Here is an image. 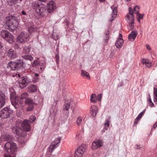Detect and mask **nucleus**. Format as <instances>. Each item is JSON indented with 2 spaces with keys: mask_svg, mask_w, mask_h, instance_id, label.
I'll return each mask as SVG.
<instances>
[{
  "mask_svg": "<svg viewBox=\"0 0 157 157\" xmlns=\"http://www.w3.org/2000/svg\"><path fill=\"white\" fill-rule=\"evenodd\" d=\"M105 128L103 130V132H104L105 130H107L109 126V120H107L106 121L105 123L104 124Z\"/></svg>",
  "mask_w": 157,
  "mask_h": 157,
  "instance_id": "nucleus-35",
  "label": "nucleus"
},
{
  "mask_svg": "<svg viewBox=\"0 0 157 157\" xmlns=\"http://www.w3.org/2000/svg\"><path fill=\"white\" fill-rule=\"evenodd\" d=\"M143 147V146L142 145H137L136 148L137 149H139V148H142Z\"/></svg>",
  "mask_w": 157,
  "mask_h": 157,
  "instance_id": "nucleus-54",
  "label": "nucleus"
},
{
  "mask_svg": "<svg viewBox=\"0 0 157 157\" xmlns=\"http://www.w3.org/2000/svg\"><path fill=\"white\" fill-rule=\"evenodd\" d=\"M82 117H78V118L76 123L79 126L81 124V123L82 122Z\"/></svg>",
  "mask_w": 157,
  "mask_h": 157,
  "instance_id": "nucleus-40",
  "label": "nucleus"
},
{
  "mask_svg": "<svg viewBox=\"0 0 157 157\" xmlns=\"http://www.w3.org/2000/svg\"><path fill=\"white\" fill-rule=\"evenodd\" d=\"M149 105L151 107H155L154 104L152 102L149 103Z\"/></svg>",
  "mask_w": 157,
  "mask_h": 157,
  "instance_id": "nucleus-52",
  "label": "nucleus"
},
{
  "mask_svg": "<svg viewBox=\"0 0 157 157\" xmlns=\"http://www.w3.org/2000/svg\"><path fill=\"white\" fill-rule=\"evenodd\" d=\"M153 95L154 96L157 95V88H154Z\"/></svg>",
  "mask_w": 157,
  "mask_h": 157,
  "instance_id": "nucleus-46",
  "label": "nucleus"
},
{
  "mask_svg": "<svg viewBox=\"0 0 157 157\" xmlns=\"http://www.w3.org/2000/svg\"><path fill=\"white\" fill-rule=\"evenodd\" d=\"M102 97V94H100L98 95V96L97 100L98 101H100L101 100V98Z\"/></svg>",
  "mask_w": 157,
  "mask_h": 157,
  "instance_id": "nucleus-47",
  "label": "nucleus"
},
{
  "mask_svg": "<svg viewBox=\"0 0 157 157\" xmlns=\"http://www.w3.org/2000/svg\"><path fill=\"white\" fill-rule=\"evenodd\" d=\"M153 100L154 102L156 103L157 102V95L153 96Z\"/></svg>",
  "mask_w": 157,
  "mask_h": 157,
  "instance_id": "nucleus-51",
  "label": "nucleus"
},
{
  "mask_svg": "<svg viewBox=\"0 0 157 157\" xmlns=\"http://www.w3.org/2000/svg\"><path fill=\"white\" fill-rule=\"evenodd\" d=\"M14 47L16 48H19V46L17 44H15L14 45Z\"/></svg>",
  "mask_w": 157,
  "mask_h": 157,
  "instance_id": "nucleus-55",
  "label": "nucleus"
},
{
  "mask_svg": "<svg viewBox=\"0 0 157 157\" xmlns=\"http://www.w3.org/2000/svg\"><path fill=\"white\" fill-rule=\"evenodd\" d=\"M29 33L21 32L17 37V40L20 43H24L29 40Z\"/></svg>",
  "mask_w": 157,
  "mask_h": 157,
  "instance_id": "nucleus-10",
  "label": "nucleus"
},
{
  "mask_svg": "<svg viewBox=\"0 0 157 157\" xmlns=\"http://www.w3.org/2000/svg\"><path fill=\"white\" fill-rule=\"evenodd\" d=\"M144 14H140V13H138L137 14V20L138 22L140 23V20L141 19H143V18Z\"/></svg>",
  "mask_w": 157,
  "mask_h": 157,
  "instance_id": "nucleus-41",
  "label": "nucleus"
},
{
  "mask_svg": "<svg viewBox=\"0 0 157 157\" xmlns=\"http://www.w3.org/2000/svg\"><path fill=\"white\" fill-rule=\"evenodd\" d=\"M129 13L126 15L127 21V22L132 21H134L135 17L133 14V11L131 8H129Z\"/></svg>",
  "mask_w": 157,
  "mask_h": 157,
  "instance_id": "nucleus-16",
  "label": "nucleus"
},
{
  "mask_svg": "<svg viewBox=\"0 0 157 157\" xmlns=\"http://www.w3.org/2000/svg\"><path fill=\"white\" fill-rule=\"evenodd\" d=\"M81 75L83 78H90L89 74L86 71L82 70Z\"/></svg>",
  "mask_w": 157,
  "mask_h": 157,
  "instance_id": "nucleus-29",
  "label": "nucleus"
},
{
  "mask_svg": "<svg viewBox=\"0 0 157 157\" xmlns=\"http://www.w3.org/2000/svg\"><path fill=\"white\" fill-rule=\"evenodd\" d=\"M145 110L144 109V110L141 113H140L138 115V116H137V117L139 118V119H140L141 118L142 116H143L145 112Z\"/></svg>",
  "mask_w": 157,
  "mask_h": 157,
  "instance_id": "nucleus-43",
  "label": "nucleus"
},
{
  "mask_svg": "<svg viewBox=\"0 0 157 157\" xmlns=\"http://www.w3.org/2000/svg\"><path fill=\"white\" fill-rule=\"evenodd\" d=\"M140 8L138 6H135L134 9L133 10H132L133 11V14H134V13L136 14H138L139 13V10Z\"/></svg>",
  "mask_w": 157,
  "mask_h": 157,
  "instance_id": "nucleus-36",
  "label": "nucleus"
},
{
  "mask_svg": "<svg viewBox=\"0 0 157 157\" xmlns=\"http://www.w3.org/2000/svg\"><path fill=\"white\" fill-rule=\"evenodd\" d=\"M8 67H10L11 69L12 70H16V62H10L8 63Z\"/></svg>",
  "mask_w": 157,
  "mask_h": 157,
  "instance_id": "nucleus-26",
  "label": "nucleus"
},
{
  "mask_svg": "<svg viewBox=\"0 0 157 157\" xmlns=\"http://www.w3.org/2000/svg\"><path fill=\"white\" fill-rule=\"evenodd\" d=\"M140 120V119H139V118L137 117L134 120V125H136L138 122Z\"/></svg>",
  "mask_w": 157,
  "mask_h": 157,
  "instance_id": "nucleus-44",
  "label": "nucleus"
},
{
  "mask_svg": "<svg viewBox=\"0 0 157 157\" xmlns=\"http://www.w3.org/2000/svg\"><path fill=\"white\" fill-rule=\"evenodd\" d=\"M40 6V5L38 3V2L36 1L33 2L32 3V6L35 11Z\"/></svg>",
  "mask_w": 157,
  "mask_h": 157,
  "instance_id": "nucleus-30",
  "label": "nucleus"
},
{
  "mask_svg": "<svg viewBox=\"0 0 157 157\" xmlns=\"http://www.w3.org/2000/svg\"><path fill=\"white\" fill-rule=\"evenodd\" d=\"M90 111L91 115L93 117H95L98 112L97 108L94 105H92L90 107Z\"/></svg>",
  "mask_w": 157,
  "mask_h": 157,
  "instance_id": "nucleus-22",
  "label": "nucleus"
},
{
  "mask_svg": "<svg viewBox=\"0 0 157 157\" xmlns=\"http://www.w3.org/2000/svg\"><path fill=\"white\" fill-rule=\"evenodd\" d=\"M2 46L1 44V42H0V49H1V48H2Z\"/></svg>",
  "mask_w": 157,
  "mask_h": 157,
  "instance_id": "nucleus-60",
  "label": "nucleus"
},
{
  "mask_svg": "<svg viewBox=\"0 0 157 157\" xmlns=\"http://www.w3.org/2000/svg\"><path fill=\"white\" fill-rule=\"evenodd\" d=\"M40 61L39 60H35L33 62L32 65V67H35L38 66L39 65Z\"/></svg>",
  "mask_w": 157,
  "mask_h": 157,
  "instance_id": "nucleus-37",
  "label": "nucleus"
},
{
  "mask_svg": "<svg viewBox=\"0 0 157 157\" xmlns=\"http://www.w3.org/2000/svg\"><path fill=\"white\" fill-rule=\"evenodd\" d=\"M16 70H23L25 68V64L23 63V61L22 59H17L16 61Z\"/></svg>",
  "mask_w": 157,
  "mask_h": 157,
  "instance_id": "nucleus-15",
  "label": "nucleus"
},
{
  "mask_svg": "<svg viewBox=\"0 0 157 157\" xmlns=\"http://www.w3.org/2000/svg\"><path fill=\"white\" fill-rule=\"evenodd\" d=\"M157 127V122H156L153 125V127L154 128Z\"/></svg>",
  "mask_w": 157,
  "mask_h": 157,
  "instance_id": "nucleus-57",
  "label": "nucleus"
},
{
  "mask_svg": "<svg viewBox=\"0 0 157 157\" xmlns=\"http://www.w3.org/2000/svg\"><path fill=\"white\" fill-rule=\"evenodd\" d=\"M122 34H119V38H122Z\"/></svg>",
  "mask_w": 157,
  "mask_h": 157,
  "instance_id": "nucleus-59",
  "label": "nucleus"
},
{
  "mask_svg": "<svg viewBox=\"0 0 157 157\" xmlns=\"http://www.w3.org/2000/svg\"><path fill=\"white\" fill-rule=\"evenodd\" d=\"M13 111L8 107H5L0 111V117L3 119H6L10 116Z\"/></svg>",
  "mask_w": 157,
  "mask_h": 157,
  "instance_id": "nucleus-7",
  "label": "nucleus"
},
{
  "mask_svg": "<svg viewBox=\"0 0 157 157\" xmlns=\"http://www.w3.org/2000/svg\"><path fill=\"white\" fill-rule=\"evenodd\" d=\"M6 98L5 94L0 92V108L2 107L5 104Z\"/></svg>",
  "mask_w": 157,
  "mask_h": 157,
  "instance_id": "nucleus-19",
  "label": "nucleus"
},
{
  "mask_svg": "<svg viewBox=\"0 0 157 157\" xmlns=\"http://www.w3.org/2000/svg\"><path fill=\"white\" fill-rule=\"evenodd\" d=\"M30 82V80L27 76H23L19 78L18 82L21 88H24Z\"/></svg>",
  "mask_w": 157,
  "mask_h": 157,
  "instance_id": "nucleus-8",
  "label": "nucleus"
},
{
  "mask_svg": "<svg viewBox=\"0 0 157 157\" xmlns=\"http://www.w3.org/2000/svg\"><path fill=\"white\" fill-rule=\"evenodd\" d=\"M123 43L124 40L122 38H118L116 42L115 45L117 48H120L123 45Z\"/></svg>",
  "mask_w": 157,
  "mask_h": 157,
  "instance_id": "nucleus-23",
  "label": "nucleus"
},
{
  "mask_svg": "<svg viewBox=\"0 0 157 157\" xmlns=\"http://www.w3.org/2000/svg\"><path fill=\"white\" fill-rule=\"evenodd\" d=\"M6 55L10 59H14L17 57L16 52L12 49H10L7 52Z\"/></svg>",
  "mask_w": 157,
  "mask_h": 157,
  "instance_id": "nucleus-17",
  "label": "nucleus"
},
{
  "mask_svg": "<svg viewBox=\"0 0 157 157\" xmlns=\"http://www.w3.org/2000/svg\"><path fill=\"white\" fill-rule=\"evenodd\" d=\"M39 74L37 73H34L33 75H32L33 78V81L34 82H36L39 80Z\"/></svg>",
  "mask_w": 157,
  "mask_h": 157,
  "instance_id": "nucleus-28",
  "label": "nucleus"
},
{
  "mask_svg": "<svg viewBox=\"0 0 157 157\" xmlns=\"http://www.w3.org/2000/svg\"><path fill=\"white\" fill-rule=\"evenodd\" d=\"M5 22L9 29L14 30L18 26V22L16 17L13 15H10L6 17Z\"/></svg>",
  "mask_w": 157,
  "mask_h": 157,
  "instance_id": "nucleus-1",
  "label": "nucleus"
},
{
  "mask_svg": "<svg viewBox=\"0 0 157 157\" xmlns=\"http://www.w3.org/2000/svg\"><path fill=\"white\" fill-rule=\"evenodd\" d=\"M58 54H56L55 56V58L56 59V64H58L59 63V55H58Z\"/></svg>",
  "mask_w": 157,
  "mask_h": 157,
  "instance_id": "nucleus-45",
  "label": "nucleus"
},
{
  "mask_svg": "<svg viewBox=\"0 0 157 157\" xmlns=\"http://www.w3.org/2000/svg\"><path fill=\"white\" fill-rule=\"evenodd\" d=\"M105 0H99V1L101 2H104Z\"/></svg>",
  "mask_w": 157,
  "mask_h": 157,
  "instance_id": "nucleus-62",
  "label": "nucleus"
},
{
  "mask_svg": "<svg viewBox=\"0 0 157 157\" xmlns=\"http://www.w3.org/2000/svg\"><path fill=\"white\" fill-rule=\"evenodd\" d=\"M141 62L143 65H145L147 67H150L152 65V63L148 59H143Z\"/></svg>",
  "mask_w": 157,
  "mask_h": 157,
  "instance_id": "nucleus-25",
  "label": "nucleus"
},
{
  "mask_svg": "<svg viewBox=\"0 0 157 157\" xmlns=\"http://www.w3.org/2000/svg\"><path fill=\"white\" fill-rule=\"evenodd\" d=\"M17 0H10L11 5H13L17 1Z\"/></svg>",
  "mask_w": 157,
  "mask_h": 157,
  "instance_id": "nucleus-50",
  "label": "nucleus"
},
{
  "mask_svg": "<svg viewBox=\"0 0 157 157\" xmlns=\"http://www.w3.org/2000/svg\"><path fill=\"white\" fill-rule=\"evenodd\" d=\"M70 108V105L69 103H65L64 105L63 110H68Z\"/></svg>",
  "mask_w": 157,
  "mask_h": 157,
  "instance_id": "nucleus-38",
  "label": "nucleus"
},
{
  "mask_svg": "<svg viewBox=\"0 0 157 157\" xmlns=\"http://www.w3.org/2000/svg\"><path fill=\"white\" fill-rule=\"evenodd\" d=\"M45 11V8L43 7L42 5H40L38 8L36 10V12L40 15L43 16Z\"/></svg>",
  "mask_w": 157,
  "mask_h": 157,
  "instance_id": "nucleus-21",
  "label": "nucleus"
},
{
  "mask_svg": "<svg viewBox=\"0 0 157 157\" xmlns=\"http://www.w3.org/2000/svg\"><path fill=\"white\" fill-rule=\"evenodd\" d=\"M128 22V29L129 30H132L133 29L134 27V21H132Z\"/></svg>",
  "mask_w": 157,
  "mask_h": 157,
  "instance_id": "nucleus-32",
  "label": "nucleus"
},
{
  "mask_svg": "<svg viewBox=\"0 0 157 157\" xmlns=\"http://www.w3.org/2000/svg\"><path fill=\"white\" fill-rule=\"evenodd\" d=\"M31 48L29 46H28V47H26L25 48V49H26V52L27 53H29L30 51V49Z\"/></svg>",
  "mask_w": 157,
  "mask_h": 157,
  "instance_id": "nucleus-49",
  "label": "nucleus"
},
{
  "mask_svg": "<svg viewBox=\"0 0 157 157\" xmlns=\"http://www.w3.org/2000/svg\"><path fill=\"white\" fill-rule=\"evenodd\" d=\"M86 149V146L85 144H82L79 146L75 151V157H82Z\"/></svg>",
  "mask_w": 157,
  "mask_h": 157,
  "instance_id": "nucleus-9",
  "label": "nucleus"
},
{
  "mask_svg": "<svg viewBox=\"0 0 157 157\" xmlns=\"http://www.w3.org/2000/svg\"><path fill=\"white\" fill-rule=\"evenodd\" d=\"M28 91L29 92H34L37 90L36 86L34 85H30L27 87Z\"/></svg>",
  "mask_w": 157,
  "mask_h": 157,
  "instance_id": "nucleus-24",
  "label": "nucleus"
},
{
  "mask_svg": "<svg viewBox=\"0 0 157 157\" xmlns=\"http://www.w3.org/2000/svg\"><path fill=\"white\" fill-rule=\"evenodd\" d=\"M60 140V137L56 138L54 140L52 141L48 148L46 153V157H50L53 151L59 145Z\"/></svg>",
  "mask_w": 157,
  "mask_h": 157,
  "instance_id": "nucleus-3",
  "label": "nucleus"
},
{
  "mask_svg": "<svg viewBox=\"0 0 157 157\" xmlns=\"http://www.w3.org/2000/svg\"><path fill=\"white\" fill-rule=\"evenodd\" d=\"M103 143L102 140H96L92 143L91 148L93 150L96 149L98 147H102L103 145Z\"/></svg>",
  "mask_w": 157,
  "mask_h": 157,
  "instance_id": "nucleus-13",
  "label": "nucleus"
},
{
  "mask_svg": "<svg viewBox=\"0 0 157 157\" xmlns=\"http://www.w3.org/2000/svg\"><path fill=\"white\" fill-rule=\"evenodd\" d=\"M21 14L22 15H26V13L24 11H22L21 12Z\"/></svg>",
  "mask_w": 157,
  "mask_h": 157,
  "instance_id": "nucleus-56",
  "label": "nucleus"
},
{
  "mask_svg": "<svg viewBox=\"0 0 157 157\" xmlns=\"http://www.w3.org/2000/svg\"><path fill=\"white\" fill-rule=\"evenodd\" d=\"M4 148L5 151L11 154H14L17 150L16 144L13 142H8L4 145Z\"/></svg>",
  "mask_w": 157,
  "mask_h": 157,
  "instance_id": "nucleus-4",
  "label": "nucleus"
},
{
  "mask_svg": "<svg viewBox=\"0 0 157 157\" xmlns=\"http://www.w3.org/2000/svg\"><path fill=\"white\" fill-rule=\"evenodd\" d=\"M90 101L91 102L94 103L97 101V96L95 94H92L90 96Z\"/></svg>",
  "mask_w": 157,
  "mask_h": 157,
  "instance_id": "nucleus-34",
  "label": "nucleus"
},
{
  "mask_svg": "<svg viewBox=\"0 0 157 157\" xmlns=\"http://www.w3.org/2000/svg\"><path fill=\"white\" fill-rule=\"evenodd\" d=\"M150 96V97L149 98V102L150 103V102H152V101H151V97H150V96Z\"/></svg>",
  "mask_w": 157,
  "mask_h": 157,
  "instance_id": "nucleus-58",
  "label": "nucleus"
},
{
  "mask_svg": "<svg viewBox=\"0 0 157 157\" xmlns=\"http://www.w3.org/2000/svg\"><path fill=\"white\" fill-rule=\"evenodd\" d=\"M25 102L26 105L27 106V111H29L32 110L34 105L36 104L34 101L30 98H29L26 99Z\"/></svg>",
  "mask_w": 157,
  "mask_h": 157,
  "instance_id": "nucleus-11",
  "label": "nucleus"
},
{
  "mask_svg": "<svg viewBox=\"0 0 157 157\" xmlns=\"http://www.w3.org/2000/svg\"><path fill=\"white\" fill-rule=\"evenodd\" d=\"M36 27H34L33 26H30L28 29V31L29 33H31L35 31H36Z\"/></svg>",
  "mask_w": 157,
  "mask_h": 157,
  "instance_id": "nucleus-39",
  "label": "nucleus"
},
{
  "mask_svg": "<svg viewBox=\"0 0 157 157\" xmlns=\"http://www.w3.org/2000/svg\"><path fill=\"white\" fill-rule=\"evenodd\" d=\"M14 93L11 94L10 99L12 105L14 107L15 109H16L19 106V103L20 98V97H14Z\"/></svg>",
  "mask_w": 157,
  "mask_h": 157,
  "instance_id": "nucleus-12",
  "label": "nucleus"
},
{
  "mask_svg": "<svg viewBox=\"0 0 157 157\" xmlns=\"http://www.w3.org/2000/svg\"><path fill=\"white\" fill-rule=\"evenodd\" d=\"M137 33L136 31H132L128 36V40L130 41H133L135 39Z\"/></svg>",
  "mask_w": 157,
  "mask_h": 157,
  "instance_id": "nucleus-20",
  "label": "nucleus"
},
{
  "mask_svg": "<svg viewBox=\"0 0 157 157\" xmlns=\"http://www.w3.org/2000/svg\"><path fill=\"white\" fill-rule=\"evenodd\" d=\"M111 9L112 10V16L111 18L110 19L109 21H112L116 17V15L117 14V7L114 5H112L111 6Z\"/></svg>",
  "mask_w": 157,
  "mask_h": 157,
  "instance_id": "nucleus-18",
  "label": "nucleus"
},
{
  "mask_svg": "<svg viewBox=\"0 0 157 157\" xmlns=\"http://www.w3.org/2000/svg\"><path fill=\"white\" fill-rule=\"evenodd\" d=\"M146 46L148 50H151V48H150V46L148 44H146Z\"/></svg>",
  "mask_w": 157,
  "mask_h": 157,
  "instance_id": "nucleus-53",
  "label": "nucleus"
},
{
  "mask_svg": "<svg viewBox=\"0 0 157 157\" xmlns=\"http://www.w3.org/2000/svg\"><path fill=\"white\" fill-rule=\"evenodd\" d=\"M40 67V71L41 72H42L43 71L45 67H46V63H45L44 62H40V63L39 64V66Z\"/></svg>",
  "mask_w": 157,
  "mask_h": 157,
  "instance_id": "nucleus-31",
  "label": "nucleus"
},
{
  "mask_svg": "<svg viewBox=\"0 0 157 157\" xmlns=\"http://www.w3.org/2000/svg\"><path fill=\"white\" fill-rule=\"evenodd\" d=\"M28 97V94L26 93H25L22 94L20 97V98L19 101V104H21L23 101L24 99Z\"/></svg>",
  "mask_w": 157,
  "mask_h": 157,
  "instance_id": "nucleus-27",
  "label": "nucleus"
},
{
  "mask_svg": "<svg viewBox=\"0 0 157 157\" xmlns=\"http://www.w3.org/2000/svg\"><path fill=\"white\" fill-rule=\"evenodd\" d=\"M12 131L13 133L21 137L18 139L19 142L22 144H25L26 141V140L25 137L26 133H24V132L23 131L22 129L19 126H16L12 127Z\"/></svg>",
  "mask_w": 157,
  "mask_h": 157,
  "instance_id": "nucleus-2",
  "label": "nucleus"
},
{
  "mask_svg": "<svg viewBox=\"0 0 157 157\" xmlns=\"http://www.w3.org/2000/svg\"><path fill=\"white\" fill-rule=\"evenodd\" d=\"M11 90H13V88H11L10 90V91H11Z\"/></svg>",
  "mask_w": 157,
  "mask_h": 157,
  "instance_id": "nucleus-63",
  "label": "nucleus"
},
{
  "mask_svg": "<svg viewBox=\"0 0 157 157\" xmlns=\"http://www.w3.org/2000/svg\"><path fill=\"white\" fill-rule=\"evenodd\" d=\"M36 117L35 116L32 115L29 118V121L27 120H24L21 125L24 131L26 132H29L30 130V125L29 124L30 122H33L35 120Z\"/></svg>",
  "mask_w": 157,
  "mask_h": 157,
  "instance_id": "nucleus-5",
  "label": "nucleus"
},
{
  "mask_svg": "<svg viewBox=\"0 0 157 157\" xmlns=\"http://www.w3.org/2000/svg\"><path fill=\"white\" fill-rule=\"evenodd\" d=\"M1 36L6 41L10 43L13 42L14 36L9 32L6 30H2L1 32Z\"/></svg>",
  "mask_w": 157,
  "mask_h": 157,
  "instance_id": "nucleus-6",
  "label": "nucleus"
},
{
  "mask_svg": "<svg viewBox=\"0 0 157 157\" xmlns=\"http://www.w3.org/2000/svg\"><path fill=\"white\" fill-rule=\"evenodd\" d=\"M47 11L49 13H52L56 9V4L53 1L49 2L47 5Z\"/></svg>",
  "mask_w": 157,
  "mask_h": 157,
  "instance_id": "nucleus-14",
  "label": "nucleus"
},
{
  "mask_svg": "<svg viewBox=\"0 0 157 157\" xmlns=\"http://www.w3.org/2000/svg\"><path fill=\"white\" fill-rule=\"evenodd\" d=\"M22 57L25 60L31 61L33 60V58L30 55H24L22 56Z\"/></svg>",
  "mask_w": 157,
  "mask_h": 157,
  "instance_id": "nucleus-33",
  "label": "nucleus"
},
{
  "mask_svg": "<svg viewBox=\"0 0 157 157\" xmlns=\"http://www.w3.org/2000/svg\"><path fill=\"white\" fill-rule=\"evenodd\" d=\"M56 51H58L59 50H58V48L56 49Z\"/></svg>",
  "mask_w": 157,
  "mask_h": 157,
  "instance_id": "nucleus-64",
  "label": "nucleus"
},
{
  "mask_svg": "<svg viewBox=\"0 0 157 157\" xmlns=\"http://www.w3.org/2000/svg\"><path fill=\"white\" fill-rule=\"evenodd\" d=\"M109 31L107 30L105 32V40L106 43H107L108 39L109 38Z\"/></svg>",
  "mask_w": 157,
  "mask_h": 157,
  "instance_id": "nucleus-42",
  "label": "nucleus"
},
{
  "mask_svg": "<svg viewBox=\"0 0 157 157\" xmlns=\"http://www.w3.org/2000/svg\"><path fill=\"white\" fill-rule=\"evenodd\" d=\"M76 138L78 140H80L82 138V136L80 134L78 133V135H76Z\"/></svg>",
  "mask_w": 157,
  "mask_h": 157,
  "instance_id": "nucleus-48",
  "label": "nucleus"
},
{
  "mask_svg": "<svg viewBox=\"0 0 157 157\" xmlns=\"http://www.w3.org/2000/svg\"><path fill=\"white\" fill-rule=\"evenodd\" d=\"M6 137L8 139H9L10 138V136L9 135H7L6 136Z\"/></svg>",
  "mask_w": 157,
  "mask_h": 157,
  "instance_id": "nucleus-61",
  "label": "nucleus"
}]
</instances>
